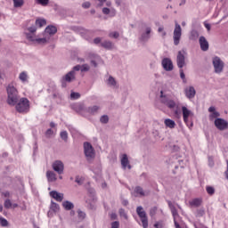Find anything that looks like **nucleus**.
Instances as JSON below:
<instances>
[{
  "label": "nucleus",
  "instance_id": "ddd939ff",
  "mask_svg": "<svg viewBox=\"0 0 228 228\" xmlns=\"http://www.w3.org/2000/svg\"><path fill=\"white\" fill-rule=\"evenodd\" d=\"M161 65L166 72H172V70H174V62H172L170 58H164L161 61Z\"/></svg>",
  "mask_w": 228,
  "mask_h": 228
},
{
  "label": "nucleus",
  "instance_id": "69168bd1",
  "mask_svg": "<svg viewBox=\"0 0 228 228\" xmlns=\"http://www.w3.org/2000/svg\"><path fill=\"white\" fill-rule=\"evenodd\" d=\"M110 218H111V220H117V214L112 213V214L110 215Z\"/></svg>",
  "mask_w": 228,
  "mask_h": 228
},
{
  "label": "nucleus",
  "instance_id": "4d7b16f0",
  "mask_svg": "<svg viewBox=\"0 0 228 228\" xmlns=\"http://www.w3.org/2000/svg\"><path fill=\"white\" fill-rule=\"evenodd\" d=\"M179 72H180V77L181 79H183L184 81V79H186V75H184V70H183V68H181L179 69Z\"/></svg>",
  "mask_w": 228,
  "mask_h": 228
},
{
  "label": "nucleus",
  "instance_id": "1a4fd4ad",
  "mask_svg": "<svg viewBox=\"0 0 228 228\" xmlns=\"http://www.w3.org/2000/svg\"><path fill=\"white\" fill-rule=\"evenodd\" d=\"M181 37H183V28H181V25H179V23L175 22V29L173 32V40L175 45H179L181 42Z\"/></svg>",
  "mask_w": 228,
  "mask_h": 228
},
{
  "label": "nucleus",
  "instance_id": "6e6552de",
  "mask_svg": "<svg viewBox=\"0 0 228 228\" xmlns=\"http://www.w3.org/2000/svg\"><path fill=\"white\" fill-rule=\"evenodd\" d=\"M136 214L141 219L142 224L143 228L149 227V218L147 217V212L143 210V207L139 206L136 208Z\"/></svg>",
  "mask_w": 228,
  "mask_h": 228
},
{
  "label": "nucleus",
  "instance_id": "774afa93",
  "mask_svg": "<svg viewBox=\"0 0 228 228\" xmlns=\"http://www.w3.org/2000/svg\"><path fill=\"white\" fill-rule=\"evenodd\" d=\"M226 163H227V169H226V171L224 172V174H225L226 179L228 180V160L226 161Z\"/></svg>",
  "mask_w": 228,
  "mask_h": 228
},
{
  "label": "nucleus",
  "instance_id": "a211bd4d",
  "mask_svg": "<svg viewBox=\"0 0 228 228\" xmlns=\"http://www.w3.org/2000/svg\"><path fill=\"white\" fill-rule=\"evenodd\" d=\"M152 31V28H151V27H147L145 28V32H142L139 40L141 42H149V40L151 39V33Z\"/></svg>",
  "mask_w": 228,
  "mask_h": 228
},
{
  "label": "nucleus",
  "instance_id": "4be33fe9",
  "mask_svg": "<svg viewBox=\"0 0 228 228\" xmlns=\"http://www.w3.org/2000/svg\"><path fill=\"white\" fill-rule=\"evenodd\" d=\"M200 45L201 51L206 52L209 50V43L208 42V39H206L204 36H201L200 37Z\"/></svg>",
  "mask_w": 228,
  "mask_h": 228
},
{
  "label": "nucleus",
  "instance_id": "ea45409f",
  "mask_svg": "<svg viewBox=\"0 0 228 228\" xmlns=\"http://www.w3.org/2000/svg\"><path fill=\"white\" fill-rule=\"evenodd\" d=\"M183 122L186 124V126H189V129H191V127H193V121H190V118H183Z\"/></svg>",
  "mask_w": 228,
  "mask_h": 228
},
{
  "label": "nucleus",
  "instance_id": "9d476101",
  "mask_svg": "<svg viewBox=\"0 0 228 228\" xmlns=\"http://www.w3.org/2000/svg\"><path fill=\"white\" fill-rule=\"evenodd\" d=\"M25 36L28 42H31L37 37V26L31 25L25 28Z\"/></svg>",
  "mask_w": 228,
  "mask_h": 228
},
{
  "label": "nucleus",
  "instance_id": "423d86ee",
  "mask_svg": "<svg viewBox=\"0 0 228 228\" xmlns=\"http://www.w3.org/2000/svg\"><path fill=\"white\" fill-rule=\"evenodd\" d=\"M160 102L167 106L169 110H174L177 106V103L170 99L168 95L165 94L163 91H160Z\"/></svg>",
  "mask_w": 228,
  "mask_h": 228
},
{
  "label": "nucleus",
  "instance_id": "5fc2aeb1",
  "mask_svg": "<svg viewBox=\"0 0 228 228\" xmlns=\"http://www.w3.org/2000/svg\"><path fill=\"white\" fill-rule=\"evenodd\" d=\"M171 213L174 216V218H175V216H178V213H177V208H175V207H171Z\"/></svg>",
  "mask_w": 228,
  "mask_h": 228
},
{
  "label": "nucleus",
  "instance_id": "c9c22d12",
  "mask_svg": "<svg viewBox=\"0 0 228 228\" xmlns=\"http://www.w3.org/2000/svg\"><path fill=\"white\" fill-rule=\"evenodd\" d=\"M45 24H47V21L45 19H37L35 22L36 28H43V26H45Z\"/></svg>",
  "mask_w": 228,
  "mask_h": 228
},
{
  "label": "nucleus",
  "instance_id": "c03bdc74",
  "mask_svg": "<svg viewBox=\"0 0 228 228\" xmlns=\"http://www.w3.org/2000/svg\"><path fill=\"white\" fill-rule=\"evenodd\" d=\"M0 225H2V227H8V220L0 216Z\"/></svg>",
  "mask_w": 228,
  "mask_h": 228
},
{
  "label": "nucleus",
  "instance_id": "b1692460",
  "mask_svg": "<svg viewBox=\"0 0 228 228\" xmlns=\"http://www.w3.org/2000/svg\"><path fill=\"white\" fill-rule=\"evenodd\" d=\"M101 47H103V49H107L108 51H112V49H115V44L111 41L105 40L101 43Z\"/></svg>",
  "mask_w": 228,
  "mask_h": 228
},
{
  "label": "nucleus",
  "instance_id": "aec40b11",
  "mask_svg": "<svg viewBox=\"0 0 228 228\" xmlns=\"http://www.w3.org/2000/svg\"><path fill=\"white\" fill-rule=\"evenodd\" d=\"M208 111H209V116L208 118L209 120L212 122V120H216V118H220L218 117H220V112L216 111V109L213 106L208 108Z\"/></svg>",
  "mask_w": 228,
  "mask_h": 228
},
{
  "label": "nucleus",
  "instance_id": "8fccbe9b",
  "mask_svg": "<svg viewBox=\"0 0 228 228\" xmlns=\"http://www.w3.org/2000/svg\"><path fill=\"white\" fill-rule=\"evenodd\" d=\"M45 134L46 138H51V136L53 134H54V131H53V129L49 128L46 130Z\"/></svg>",
  "mask_w": 228,
  "mask_h": 228
},
{
  "label": "nucleus",
  "instance_id": "13d9d810",
  "mask_svg": "<svg viewBox=\"0 0 228 228\" xmlns=\"http://www.w3.org/2000/svg\"><path fill=\"white\" fill-rule=\"evenodd\" d=\"M90 6H92V4H90V2H85L82 4V8H85L86 10L90 8Z\"/></svg>",
  "mask_w": 228,
  "mask_h": 228
},
{
  "label": "nucleus",
  "instance_id": "393cba45",
  "mask_svg": "<svg viewBox=\"0 0 228 228\" xmlns=\"http://www.w3.org/2000/svg\"><path fill=\"white\" fill-rule=\"evenodd\" d=\"M99 110H101V107L94 105L91 106L86 109V113H89L90 115H97L99 113Z\"/></svg>",
  "mask_w": 228,
  "mask_h": 228
},
{
  "label": "nucleus",
  "instance_id": "e433bc0d",
  "mask_svg": "<svg viewBox=\"0 0 228 228\" xmlns=\"http://www.w3.org/2000/svg\"><path fill=\"white\" fill-rule=\"evenodd\" d=\"M14 8H22L24 6V0H12Z\"/></svg>",
  "mask_w": 228,
  "mask_h": 228
},
{
  "label": "nucleus",
  "instance_id": "a878e982",
  "mask_svg": "<svg viewBox=\"0 0 228 228\" xmlns=\"http://www.w3.org/2000/svg\"><path fill=\"white\" fill-rule=\"evenodd\" d=\"M182 113H183V118H190L193 117V112H191V110H188V108L184 106L182 107Z\"/></svg>",
  "mask_w": 228,
  "mask_h": 228
},
{
  "label": "nucleus",
  "instance_id": "0e129e2a",
  "mask_svg": "<svg viewBox=\"0 0 228 228\" xmlns=\"http://www.w3.org/2000/svg\"><path fill=\"white\" fill-rule=\"evenodd\" d=\"M121 204H123V206H129V201L127 200H122Z\"/></svg>",
  "mask_w": 228,
  "mask_h": 228
},
{
  "label": "nucleus",
  "instance_id": "0eeeda50",
  "mask_svg": "<svg viewBox=\"0 0 228 228\" xmlns=\"http://www.w3.org/2000/svg\"><path fill=\"white\" fill-rule=\"evenodd\" d=\"M89 198L86 200L88 209H96L95 202H97V197H95V190L93 188L88 189Z\"/></svg>",
  "mask_w": 228,
  "mask_h": 228
},
{
  "label": "nucleus",
  "instance_id": "6ab92c4d",
  "mask_svg": "<svg viewBox=\"0 0 228 228\" xmlns=\"http://www.w3.org/2000/svg\"><path fill=\"white\" fill-rule=\"evenodd\" d=\"M56 33H58V28H56V27L53 25L47 26L45 29V35L46 37H49V38H51L53 35H56Z\"/></svg>",
  "mask_w": 228,
  "mask_h": 228
},
{
  "label": "nucleus",
  "instance_id": "c756f323",
  "mask_svg": "<svg viewBox=\"0 0 228 228\" xmlns=\"http://www.w3.org/2000/svg\"><path fill=\"white\" fill-rule=\"evenodd\" d=\"M107 85L108 86H110L111 88H118L117 86V80H115V77L112 76H110L109 78L107 79Z\"/></svg>",
  "mask_w": 228,
  "mask_h": 228
},
{
  "label": "nucleus",
  "instance_id": "20e7f679",
  "mask_svg": "<svg viewBox=\"0 0 228 228\" xmlns=\"http://www.w3.org/2000/svg\"><path fill=\"white\" fill-rule=\"evenodd\" d=\"M84 152L87 161H94L95 159V150L92 146V143L84 142Z\"/></svg>",
  "mask_w": 228,
  "mask_h": 228
},
{
  "label": "nucleus",
  "instance_id": "39448f33",
  "mask_svg": "<svg viewBox=\"0 0 228 228\" xmlns=\"http://www.w3.org/2000/svg\"><path fill=\"white\" fill-rule=\"evenodd\" d=\"M212 65L214 67V72L216 74H222L224 72V68L225 67V63L220 57L216 56L212 59Z\"/></svg>",
  "mask_w": 228,
  "mask_h": 228
},
{
  "label": "nucleus",
  "instance_id": "bf43d9fd",
  "mask_svg": "<svg viewBox=\"0 0 228 228\" xmlns=\"http://www.w3.org/2000/svg\"><path fill=\"white\" fill-rule=\"evenodd\" d=\"M156 211H158V208L156 207L151 208L150 210V216H154L156 215Z\"/></svg>",
  "mask_w": 228,
  "mask_h": 228
},
{
  "label": "nucleus",
  "instance_id": "2f4dec72",
  "mask_svg": "<svg viewBox=\"0 0 228 228\" xmlns=\"http://www.w3.org/2000/svg\"><path fill=\"white\" fill-rule=\"evenodd\" d=\"M62 208L66 209V211H70V209H74V203L66 200L62 202Z\"/></svg>",
  "mask_w": 228,
  "mask_h": 228
},
{
  "label": "nucleus",
  "instance_id": "9b49d317",
  "mask_svg": "<svg viewBox=\"0 0 228 228\" xmlns=\"http://www.w3.org/2000/svg\"><path fill=\"white\" fill-rule=\"evenodd\" d=\"M186 51H179L176 56V64L178 69H183V67H186Z\"/></svg>",
  "mask_w": 228,
  "mask_h": 228
},
{
  "label": "nucleus",
  "instance_id": "2eb2a0df",
  "mask_svg": "<svg viewBox=\"0 0 228 228\" xmlns=\"http://www.w3.org/2000/svg\"><path fill=\"white\" fill-rule=\"evenodd\" d=\"M54 172H57L59 175H61L63 174V170H65V165H63V162L61 160H55L52 165Z\"/></svg>",
  "mask_w": 228,
  "mask_h": 228
},
{
  "label": "nucleus",
  "instance_id": "f257e3e1",
  "mask_svg": "<svg viewBox=\"0 0 228 228\" xmlns=\"http://www.w3.org/2000/svg\"><path fill=\"white\" fill-rule=\"evenodd\" d=\"M6 92L7 103L9 104V106H15L20 99V96L19 95V90H17V87L13 86V83H11L7 86Z\"/></svg>",
  "mask_w": 228,
  "mask_h": 228
},
{
  "label": "nucleus",
  "instance_id": "4468645a",
  "mask_svg": "<svg viewBox=\"0 0 228 228\" xmlns=\"http://www.w3.org/2000/svg\"><path fill=\"white\" fill-rule=\"evenodd\" d=\"M50 40L51 37L44 34V37H38V36H36L30 42L37 44L38 45H45V44H49Z\"/></svg>",
  "mask_w": 228,
  "mask_h": 228
},
{
  "label": "nucleus",
  "instance_id": "603ef678",
  "mask_svg": "<svg viewBox=\"0 0 228 228\" xmlns=\"http://www.w3.org/2000/svg\"><path fill=\"white\" fill-rule=\"evenodd\" d=\"M174 113L176 117H179L181 115V110L179 109V105L176 104V106L174 108Z\"/></svg>",
  "mask_w": 228,
  "mask_h": 228
},
{
  "label": "nucleus",
  "instance_id": "680f3d73",
  "mask_svg": "<svg viewBox=\"0 0 228 228\" xmlns=\"http://www.w3.org/2000/svg\"><path fill=\"white\" fill-rule=\"evenodd\" d=\"M101 42H102V38H101V37H95L94 39V44H95L96 45L101 44Z\"/></svg>",
  "mask_w": 228,
  "mask_h": 228
},
{
  "label": "nucleus",
  "instance_id": "f704fd0d",
  "mask_svg": "<svg viewBox=\"0 0 228 228\" xmlns=\"http://www.w3.org/2000/svg\"><path fill=\"white\" fill-rule=\"evenodd\" d=\"M200 37L199 31H197L196 29H192L190 33V40H198Z\"/></svg>",
  "mask_w": 228,
  "mask_h": 228
},
{
  "label": "nucleus",
  "instance_id": "473e14b6",
  "mask_svg": "<svg viewBox=\"0 0 228 228\" xmlns=\"http://www.w3.org/2000/svg\"><path fill=\"white\" fill-rule=\"evenodd\" d=\"M74 110L77 113H80V111H86V109L85 107V103H77L74 105Z\"/></svg>",
  "mask_w": 228,
  "mask_h": 228
},
{
  "label": "nucleus",
  "instance_id": "e2e57ef3",
  "mask_svg": "<svg viewBox=\"0 0 228 228\" xmlns=\"http://www.w3.org/2000/svg\"><path fill=\"white\" fill-rule=\"evenodd\" d=\"M75 182L81 186L83 180L79 176H76Z\"/></svg>",
  "mask_w": 228,
  "mask_h": 228
},
{
  "label": "nucleus",
  "instance_id": "412c9836",
  "mask_svg": "<svg viewBox=\"0 0 228 228\" xmlns=\"http://www.w3.org/2000/svg\"><path fill=\"white\" fill-rule=\"evenodd\" d=\"M121 167L123 170H126V168H128V170H131V164H129V159L127 158V154L122 155Z\"/></svg>",
  "mask_w": 228,
  "mask_h": 228
},
{
  "label": "nucleus",
  "instance_id": "c85d7f7f",
  "mask_svg": "<svg viewBox=\"0 0 228 228\" xmlns=\"http://www.w3.org/2000/svg\"><path fill=\"white\" fill-rule=\"evenodd\" d=\"M164 124L166 127H168L169 129H175V121L170 119V118H166L164 120Z\"/></svg>",
  "mask_w": 228,
  "mask_h": 228
},
{
  "label": "nucleus",
  "instance_id": "de8ad7c7",
  "mask_svg": "<svg viewBox=\"0 0 228 228\" xmlns=\"http://www.w3.org/2000/svg\"><path fill=\"white\" fill-rule=\"evenodd\" d=\"M79 220H85L86 218V214L81 210L77 211Z\"/></svg>",
  "mask_w": 228,
  "mask_h": 228
},
{
  "label": "nucleus",
  "instance_id": "58836bf2",
  "mask_svg": "<svg viewBox=\"0 0 228 228\" xmlns=\"http://www.w3.org/2000/svg\"><path fill=\"white\" fill-rule=\"evenodd\" d=\"M100 122L102 124H108V122H110V118L108 117V115H103L100 118Z\"/></svg>",
  "mask_w": 228,
  "mask_h": 228
},
{
  "label": "nucleus",
  "instance_id": "338daca9",
  "mask_svg": "<svg viewBox=\"0 0 228 228\" xmlns=\"http://www.w3.org/2000/svg\"><path fill=\"white\" fill-rule=\"evenodd\" d=\"M91 65H93V67H94V68H97V61L92 60L91 61Z\"/></svg>",
  "mask_w": 228,
  "mask_h": 228
},
{
  "label": "nucleus",
  "instance_id": "5701e85b",
  "mask_svg": "<svg viewBox=\"0 0 228 228\" xmlns=\"http://www.w3.org/2000/svg\"><path fill=\"white\" fill-rule=\"evenodd\" d=\"M50 197L57 200V202H61L63 200V193L58 192L56 191H50Z\"/></svg>",
  "mask_w": 228,
  "mask_h": 228
},
{
  "label": "nucleus",
  "instance_id": "f3484780",
  "mask_svg": "<svg viewBox=\"0 0 228 228\" xmlns=\"http://www.w3.org/2000/svg\"><path fill=\"white\" fill-rule=\"evenodd\" d=\"M184 94L187 99H194L197 94V91L195 90V87L191 86L184 88Z\"/></svg>",
  "mask_w": 228,
  "mask_h": 228
},
{
  "label": "nucleus",
  "instance_id": "dca6fc26",
  "mask_svg": "<svg viewBox=\"0 0 228 228\" xmlns=\"http://www.w3.org/2000/svg\"><path fill=\"white\" fill-rule=\"evenodd\" d=\"M134 193H135L134 197H149V195H151V191H145L142 186H136L134 190Z\"/></svg>",
  "mask_w": 228,
  "mask_h": 228
},
{
  "label": "nucleus",
  "instance_id": "cd10ccee",
  "mask_svg": "<svg viewBox=\"0 0 228 228\" xmlns=\"http://www.w3.org/2000/svg\"><path fill=\"white\" fill-rule=\"evenodd\" d=\"M58 213L60 211V205H58L56 202L52 201L50 206V210L48 212V215H51V212Z\"/></svg>",
  "mask_w": 228,
  "mask_h": 228
},
{
  "label": "nucleus",
  "instance_id": "a18cd8bd",
  "mask_svg": "<svg viewBox=\"0 0 228 228\" xmlns=\"http://www.w3.org/2000/svg\"><path fill=\"white\" fill-rule=\"evenodd\" d=\"M204 215H206V211L204 210V208H200L197 210L196 212V216H204Z\"/></svg>",
  "mask_w": 228,
  "mask_h": 228
},
{
  "label": "nucleus",
  "instance_id": "7c9ffc66",
  "mask_svg": "<svg viewBox=\"0 0 228 228\" xmlns=\"http://www.w3.org/2000/svg\"><path fill=\"white\" fill-rule=\"evenodd\" d=\"M19 79L21 81V83H28L29 77L28 76V72L22 71L19 75Z\"/></svg>",
  "mask_w": 228,
  "mask_h": 228
},
{
  "label": "nucleus",
  "instance_id": "49530a36",
  "mask_svg": "<svg viewBox=\"0 0 228 228\" xmlns=\"http://www.w3.org/2000/svg\"><path fill=\"white\" fill-rule=\"evenodd\" d=\"M37 4H41V6H47L49 4V0H36Z\"/></svg>",
  "mask_w": 228,
  "mask_h": 228
},
{
  "label": "nucleus",
  "instance_id": "052dcab7",
  "mask_svg": "<svg viewBox=\"0 0 228 228\" xmlns=\"http://www.w3.org/2000/svg\"><path fill=\"white\" fill-rule=\"evenodd\" d=\"M110 12H111V11H110V8H108V7H104V8L102 9V13H103L104 15H110Z\"/></svg>",
  "mask_w": 228,
  "mask_h": 228
},
{
  "label": "nucleus",
  "instance_id": "72a5a7b5",
  "mask_svg": "<svg viewBox=\"0 0 228 228\" xmlns=\"http://www.w3.org/2000/svg\"><path fill=\"white\" fill-rule=\"evenodd\" d=\"M190 206L191 208H199L200 204H202V200L200 199H194L189 202Z\"/></svg>",
  "mask_w": 228,
  "mask_h": 228
},
{
  "label": "nucleus",
  "instance_id": "bb28decb",
  "mask_svg": "<svg viewBox=\"0 0 228 228\" xmlns=\"http://www.w3.org/2000/svg\"><path fill=\"white\" fill-rule=\"evenodd\" d=\"M46 177H47L48 183H54V182H56V179H57L56 174L53 171H47Z\"/></svg>",
  "mask_w": 228,
  "mask_h": 228
},
{
  "label": "nucleus",
  "instance_id": "864d4df0",
  "mask_svg": "<svg viewBox=\"0 0 228 228\" xmlns=\"http://www.w3.org/2000/svg\"><path fill=\"white\" fill-rule=\"evenodd\" d=\"M4 206L6 209H10V208H12V201L10 200H6Z\"/></svg>",
  "mask_w": 228,
  "mask_h": 228
},
{
  "label": "nucleus",
  "instance_id": "f03ea898",
  "mask_svg": "<svg viewBox=\"0 0 228 228\" xmlns=\"http://www.w3.org/2000/svg\"><path fill=\"white\" fill-rule=\"evenodd\" d=\"M81 69V65L74 66L72 70L68 72L61 78V85L62 88H67V83H72L76 81V72Z\"/></svg>",
  "mask_w": 228,
  "mask_h": 228
},
{
  "label": "nucleus",
  "instance_id": "3c124183",
  "mask_svg": "<svg viewBox=\"0 0 228 228\" xmlns=\"http://www.w3.org/2000/svg\"><path fill=\"white\" fill-rule=\"evenodd\" d=\"M119 215L120 216H123V218L127 220V214H126V210L124 208L119 209Z\"/></svg>",
  "mask_w": 228,
  "mask_h": 228
},
{
  "label": "nucleus",
  "instance_id": "79ce46f5",
  "mask_svg": "<svg viewBox=\"0 0 228 228\" xmlns=\"http://www.w3.org/2000/svg\"><path fill=\"white\" fill-rule=\"evenodd\" d=\"M206 190H207V193H208V195H215V187L207 186Z\"/></svg>",
  "mask_w": 228,
  "mask_h": 228
},
{
  "label": "nucleus",
  "instance_id": "09e8293b",
  "mask_svg": "<svg viewBox=\"0 0 228 228\" xmlns=\"http://www.w3.org/2000/svg\"><path fill=\"white\" fill-rule=\"evenodd\" d=\"M110 38H118V37H120V34L117 31L114 32H110L109 34Z\"/></svg>",
  "mask_w": 228,
  "mask_h": 228
},
{
  "label": "nucleus",
  "instance_id": "6e6d98bb",
  "mask_svg": "<svg viewBox=\"0 0 228 228\" xmlns=\"http://www.w3.org/2000/svg\"><path fill=\"white\" fill-rule=\"evenodd\" d=\"M120 223L118 221H114L111 223V228H119Z\"/></svg>",
  "mask_w": 228,
  "mask_h": 228
},
{
  "label": "nucleus",
  "instance_id": "a19ab883",
  "mask_svg": "<svg viewBox=\"0 0 228 228\" xmlns=\"http://www.w3.org/2000/svg\"><path fill=\"white\" fill-rule=\"evenodd\" d=\"M79 70H81V72H88L90 70V65L83 64L82 66H80Z\"/></svg>",
  "mask_w": 228,
  "mask_h": 228
},
{
  "label": "nucleus",
  "instance_id": "4c0bfd02",
  "mask_svg": "<svg viewBox=\"0 0 228 228\" xmlns=\"http://www.w3.org/2000/svg\"><path fill=\"white\" fill-rule=\"evenodd\" d=\"M60 136L64 142H67L69 140V133H67V131L61 132Z\"/></svg>",
  "mask_w": 228,
  "mask_h": 228
},
{
  "label": "nucleus",
  "instance_id": "37998d69",
  "mask_svg": "<svg viewBox=\"0 0 228 228\" xmlns=\"http://www.w3.org/2000/svg\"><path fill=\"white\" fill-rule=\"evenodd\" d=\"M79 97H81V94L79 93L72 92L70 94V98L73 99V101L79 99Z\"/></svg>",
  "mask_w": 228,
  "mask_h": 228
},
{
  "label": "nucleus",
  "instance_id": "7ed1b4c3",
  "mask_svg": "<svg viewBox=\"0 0 228 228\" xmlns=\"http://www.w3.org/2000/svg\"><path fill=\"white\" fill-rule=\"evenodd\" d=\"M15 110L18 113H22L23 115L26 113H29L30 105L29 100L28 98H20L15 104Z\"/></svg>",
  "mask_w": 228,
  "mask_h": 228
},
{
  "label": "nucleus",
  "instance_id": "f8f14e48",
  "mask_svg": "<svg viewBox=\"0 0 228 228\" xmlns=\"http://www.w3.org/2000/svg\"><path fill=\"white\" fill-rule=\"evenodd\" d=\"M214 126H216L218 131H225L228 129V121L222 118H216L214 121Z\"/></svg>",
  "mask_w": 228,
  "mask_h": 228
}]
</instances>
